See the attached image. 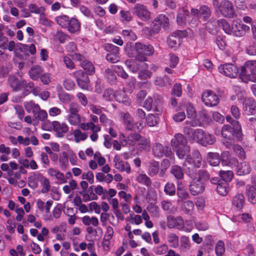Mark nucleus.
Returning <instances> with one entry per match:
<instances>
[{
  "label": "nucleus",
  "instance_id": "obj_1",
  "mask_svg": "<svg viewBox=\"0 0 256 256\" xmlns=\"http://www.w3.org/2000/svg\"><path fill=\"white\" fill-rule=\"evenodd\" d=\"M125 51L130 58L135 57L136 60L140 62L146 61V56H152L154 52L151 44L146 45L139 42H136L134 46L132 42L126 43Z\"/></svg>",
  "mask_w": 256,
  "mask_h": 256
},
{
  "label": "nucleus",
  "instance_id": "obj_2",
  "mask_svg": "<svg viewBox=\"0 0 256 256\" xmlns=\"http://www.w3.org/2000/svg\"><path fill=\"white\" fill-rule=\"evenodd\" d=\"M240 78L244 82H256V60H248L242 67Z\"/></svg>",
  "mask_w": 256,
  "mask_h": 256
},
{
  "label": "nucleus",
  "instance_id": "obj_3",
  "mask_svg": "<svg viewBox=\"0 0 256 256\" xmlns=\"http://www.w3.org/2000/svg\"><path fill=\"white\" fill-rule=\"evenodd\" d=\"M161 26L166 30L169 26L168 18L164 14H160L156 18L152 24L150 34H157L160 30Z\"/></svg>",
  "mask_w": 256,
  "mask_h": 256
},
{
  "label": "nucleus",
  "instance_id": "obj_4",
  "mask_svg": "<svg viewBox=\"0 0 256 256\" xmlns=\"http://www.w3.org/2000/svg\"><path fill=\"white\" fill-rule=\"evenodd\" d=\"M152 153L156 157L162 158L164 156L166 157H172L174 154L171 148L168 146H164L160 143H155L152 146Z\"/></svg>",
  "mask_w": 256,
  "mask_h": 256
},
{
  "label": "nucleus",
  "instance_id": "obj_5",
  "mask_svg": "<svg viewBox=\"0 0 256 256\" xmlns=\"http://www.w3.org/2000/svg\"><path fill=\"white\" fill-rule=\"evenodd\" d=\"M202 100L205 105L209 106H216L220 102L218 96L210 90H206L202 92Z\"/></svg>",
  "mask_w": 256,
  "mask_h": 256
},
{
  "label": "nucleus",
  "instance_id": "obj_6",
  "mask_svg": "<svg viewBox=\"0 0 256 256\" xmlns=\"http://www.w3.org/2000/svg\"><path fill=\"white\" fill-rule=\"evenodd\" d=\"M132 12L139 18L144 22L148 21L150 17L151 13L146 6L140 4H136L132 8Z\"/></svg>",
  "mask_w": 256,
  "mask_h": 256
},
{
  "label": "nucleus",
  "instance_id": "obj_7",
  "mask_svg": "<svg viewBox=\"0 0 256 256\" xmlns=\"http://www.w3.org/2000/svg\"><path fill=\"white\" fill-rule=\"evenodd\" d=\"M219 72L230 78H236L238 73V68L232 64H221L218 66Z\"/></svg>",
  "mask_w": 256,
  "mask_h": 256
},
{
  "label": "nucleus",
  "instance_id": "obj_8",
  "mask_svg": "<svg viewBox=\"0 0 256 256\" xmlns=\"http://www.w3.org/2000/svg\"><path fill=\"white\" fill-rule=\"evenodd\" d=\"M205 188V184L196 178L192 180L189 185V190L191 194L194 196L203 193Z\"/></svg>",
  "mask_w": 256,
  "mask_h": 256
},
{
  "label": "nucleus",
  "instance_id": "obj_9",
  "mask_svg": "<svg viewBox=\"0 0 256 256\" xmlns=\"http://www.w3.org/2000/svg\"><path fill=\"white\" fill-rule=\"evenodd\" d=\"M220 14L224 17L232 18L234 14V9L232 4L228 0H222L218 6Z\"/></svg>",
  "mask_w": 256,
  "mask_h": 256
},
{
  "label": "nucleus",
  "instance_id": "obj_10",
  "mask_svg": "<svg viewBox=\"0 0 256 256\" xmlns=\"http://www.w3.org/2000/svg\"><path fill=\"white\" fill-rule=\"evenodd\" d=\"M190 12L194 16L206 20L210 16L212 10L208 6L202 5L200 6L198 9L192 8Z\"/></svg>",
  "mask_w": 256,
  "mask_h": 256
},
{
  "label": "nucleus",
  "instance_id": "obj_11",
  "mask_svg": "<svg viewBox=\"0 0 256 256\" xmlns=\"http://www.w3.org/2000/svg\"><path fill=\"white\" fill-rule=\"evenodd\" d=\"M232 32L236 36H244L250 30V26L237 21H234L232 25Z\"/></svg>",
  "mask_w": 256,
  "mask_h": 256
},
{
  "label": "nucleus",
  "instance_id": "obj_12",
  "mask_svg": "<svg viewBox=\"0 0 256 256\" xmlns=\"http://www.w3.org/2000/svg\"><path fill=\"white\" fill-rule=\"evenodd\" d=\"M185 31L180 30L172 33L168 38V44L172 48L178 47L181 44L180 36L185 34Z\"/></svg>",
  "mask_w": 256,
  "mask_h": 256
},
{
  "label": "nucleus",
  "instance_id": "obj_13",
  "mask_svg": "<svg viewBox=\"0 0 256 256\" xmlns=\"http://www.w3.org/2000/svg\"><path fill=\"white\" fill-rule=\"evenodd\" d=\"M236 130L228 124L224 125L221 130V134L222 136L228 140H232L234 139V136L240 140L242 136V132L238 136L236 132Z\"/></svg>",
  "mask_w": 256,
  "mask_h": 256
},
{
  "label": "nucleus",
  "instance_id": "obj_14",
  "mask_svg": "<svg viewBox=\"0 0 256 256\" xmlns=\"http://www.w3.org/2000/svg\"><path fill=\"white\" fill-rule=\"evenodd\" d=\"M202 162V158L200 153L198 150L192 152V155H188L184 166H186V162L192 164L194 168H199Z\"/></svg>",
  "mask_w": 256,
  "mask_h": 256
},
{
  "label": "nucleus",
  "instance_id": "obj_15",
  "mask_svg": "<svg viewBox=\"0 0 256 256\" xmlns=\"http://www.w3.org/2000/svg\"><path fill=\"white\" fill-rule=\"evenodd\" d=\"M167 226L170 228L182 229L184 226V222L181 216L174 218L170 216L167 218Z\"/></svg>",
  "mask_w": 256,
  "mask_h": 256
},
{
  "label": "nucleus",
  "instance_id": "obj_16",
  "mask_svg": "<svg viewBox=\"0 0 256 256\" xmlns=\"http://www.w3.org/2000/svg\"><path fill=\"white\" fill-rule=\"evenodd\" d=\"M187 139L180 134H176L174 138L172 139L170 143L172 148L181 147L187 144Z\"/></svg>",
  "mask_w": 256,
  "mask_h": 256
},
{
  "label": "nucleus",
  "instance_id": "obj_17",
  "mask_svg": "<svg viewBox=\"0 0 256 256\" xmlns=\"http://www.w3.org/2000/svg\"><path fill=\"white\" fill-rule=\"evenodd\" d=\"M8 82L13 90L18 92L22 90V86L25 84V80H20L19 79L14 76H10Z\"/></svg>",
  "mask_w": 256,
  "mask_h": 256
},
{
  "label": "nucleus",
  "instance_id": "obj_18",
  "mask_svg": "<svg viewBox=\"0 0 256 256\" xmlns=\"http://www.w3.org/2000/svg\"><path fill=\"white\" fill-rule=\"evenodd\" d=\"M52 125L54 130L56 132L58 136L60 138L62 137L68 130V128L66 124H60L58 121H54Z\"/></svg>",
  "mask_w": 256,
  "mask_h": 256
},
{
  "label": "nucleus",
  "instance_id": "obj_19",
  "mask_svg": "<svg viewBox=\"0 0 256 256\" xmlns=\"http://www.w3.org/2000/svg\"><path fill=\"white\" fill-rule=\"evenodd\" d=\"M122 121L126 130H132L134 128V118L128 112L122 113Z\"/></svg>",
  "mask_w": 256,
  "mask_h": 256
},
{
  "label": "nucleus",
  "instance_id": "obj_20",
  "mask_svg": "<svg viewBox=\"0 0 256 256\" xmlns=\"http://www.w3.org/2000/svg\"><path fill=\"white\" fill-rule=\"evenodd\" d=\"M244 110L248 114H254L256 106L254 101L250 98H245L244 102Z\"/></svg>",
  "mask_w": 256,
  "mask_h": 256
},
{
  "label": "nucleus",
  "instance_id": "obj_21",
  "mask_svg": "<svg viewBox=\"0 0 256 256\" xmlns=\"http://www.w3.org/2000/svg\"><path fill=\"white\" fill-rule=\"evenodd\" d=\"M211 22H213L214 23H217L218 26L222 27L224 30L226 34H230L232 32V28H230V24L225 19H220L218 20H215L210 19V20L208 22V24H210Z\"/></svg>",
  "mask_w": 256,
  "mask_h": 256
},
{
  "label": "nucleus",
  "instance_id": "obj_22",
  "mask_svg": "<svg viewBox=\"0 0 256 256\" xmlns=\"http://www.w3.org/2000/svg\"><path fill=\"white\" fill-rule=\"evenodd\" d=\"M32 113L34 114V118L35 120L44 121L48 117V114L46 111L40 110L39 105L36 106L34 110L32 111Z\"/></svg>",
  "mask_w": 256,
  "mask_h": 256
},
{
  "label": "nucleus",
  "instance_id": "obj_23",
  "mask_svg": "<svg viewBox=\"0 0 256 256\" xmlns=\"http://www.w3.org/2000/svg\"><path fill=\"white\" fill-rule=\"evenodd\" d=\"M248 201L253 204L256 203V185L247 186L246 189Z\"/></svg>",
  "mask_w": 256,
  "mask_h": 256
},
{
  "label": "nucleus",
  "instance_id": "obj_24",
  "mask_svg": "<svg viewBox=\"0 0 256 256\" xmlns=\"http://www.w3.org/2000/svg\"><path fill=\"white\" fill-rule=\"evenodd\" d=\"M244 197L240 194H238L236 195L232 200V205L238 210H240L242 208L244 204Z\"/></svg>",
  "mask_w": 256,
  "mask_h": 256
},
{
  "label": "nucleus",
  "instance_id": "obj_25",
  "mask_svg": "<svg viewBox=\"0 0 256 256\" xmlns=\"http://www.w3.org/2000/svg\"><path fill=\"white\" fill-rule=\"evenodd\" d=\"M42 68L38 66H34L32 67L28 72L30 77L33 80H37L42 73Z\"/></svg>",
  "mask_w": 256,
  "mask_h": 256
},
{
  "label": "nucleus",
  "instance_id": "obj_26",
  "mask_svg": "<svg viewBox=\"0 0 256 256\" xmlns=\"http://www.w3.org/2000/svg\"><path fill=\"white\" fill-rule=\"evenodd\" d=\"M170 173L172 174L177 180H182L184 176L182 168L178 165H174L171 167Z\"/></svg>",
  "mask_w": 256,
  "mask_h": 256
},
{
  "label": "nucleus",
  "instance_id": "obj_27",
  "mask_svg": "<svg viewBox=\"0 0 256 256\" xmlns=\"http://www.w3.org/2000/svg\"><path fill=\"white\" fill-rule=\"evenodd\" d=\"M180 208L184 214H192L194 208V204L192 200H187L182 204Z\"/></svg>",
  "mask_w": 256,
  "mask_h": 256
},
{
  "label": "nucleus",
  "instance_id": "obj_28",
  "mask_svg": "<svg viewBox=\"0 0 256 256\" xmlns=\"http://www.w3.org/2000/svg\"><path fill=\"white\" fill-rule=\"evenodd\" d=\"M208 160L211 166H217L220 164L221 159L218 153L210 152L208 154Z\"/></svg>",
  "mask_w": 256,
  "mask_h": 256
},
{
  "label": "nucleus",
  "instance_id": "obj_29",
  "mask_svg": "<svg viewBox=\"0 0 256 256\" xmlns=\"http://www.w3.org/2000/svg\"><path fill=\"white\" fill-rule=\"evenodd\" d=\"M251 170L250 164L246 162H242L237 168V174L238 176H244L248 174Z\"/></svg>",
  "mask_w": 256,
  "mask_h": 256
},
{
  "label": "nucleus",
  "instance_id": "obj_30",
  "mask_svg": "<svg viewBox=\"0 0 256 256\" xmlns=\"http://www.w3.org/2000/svg\"><path fill=\"white\" fill-rule=\"evenodd\" d=\"M173 149L175 150L176 156L180 159H184L190 151V148L188 145Z\"/></svg>",
  "mask_w": 256,
  "mask_h": 256
},
{
  "label": "nucleus",
  "instance_id": "obj_31",
  "mask_svg": "<svg viewBox=\"0 0 256 256\" xmlns=\"http://www.w3.org/2000/svg\"><path fill=\"white\" fill-rule=\"evenodd\" d=\"M66 28L70 32H75L80 30V24L77 19L73 18L69 20Z\"/></svg>",
  "mask_w": 256,
  "mask_h": 256
},
{
  "label": "nucleus",
  "instance_id": "obj_32",
  "mask_svg": "<svg viewBox=\"0 0 256 256\" xmlns=\"http://www.w3.org/2000/svg\"><path fill=\"white\" fill-rule=\"evenodd\" d=\"M228 186L226 182H221L216 186V190L217 192L221 196H225L228 194Z\"/></svg>",
  "mask_w": 256,
  "mask_h": 256
},
{
  "label": "nucleus",
  "instance_id": "obj_33",
  "mask_svg": "<svg viewBox=\"0 0 256 256\" xmlns=\"http://www.w3.org/2000/svg\"><path fill=\"white\" fill-rule=\"evenodd\" d=\"M127 67L133 72H138L140 69V64L134 60H128L125 62Z\"/></svg>",
  "mask_w": 256,
  "mask_h": 256
},
{
  "label": "nucleus",
  "instance_id": "obj_34",
  "mask_svg": "<svg viewBox=\"0 0 256 256\" xmlns=\"http://www.w3.org/2000/svg\"><path fill=\"white\" fill-rule=\"evenodd\" d=\"M82 222L86 226L92 224L94 226H97L98 224V220L97 218L92 216L90 218L88 216H85L82 218Z\"/></svg>",
  "mask_w": 256,
  "mask_h": 256
},
{
  "label": "nucleus",
  "instance_id": "obj_35",
  "mask_svg": "<svg viewBox=\"0 0 256 256\" xmlns=\"http://www.w3.org/2000/svg\"><path fill=\"white\" fill-rule=\"evenodd\" d=\"M204 132L201 129H196L192 132V136L188 137L190 140H195L200 143Z\"/></svg>",
  "mask_w": 256,
  "mask_h": 256
},
{
  "label": "nucleus",
  "instance_id": "obj_36",
  "mask_svg": "<svg viewBox=\"0 0 256 256\" xmlns=\"http://www.w3.org/2000/svg\"><path fill=\"white\" fill-rule=\"evenodd\" d=\"M216 142V139L214 136L208 133H204V137L200 142L204 146H206L208 144H212Z\"/></svg>",
  "mask_w": 256,
  "mask_h": 256
},
{
  "label": "nucleus",
  "instance_id": "obj_37",
  "mask_svg": "<svg viewBox=\"0 0 256 256\" xmlns=\"http://www.w3.org/2000/svg\"><path fill=\"white\" fill-rule=\"evenodd\" d=\"M136 180L139 183L144 184L146 186H150L152 184V181L150 178L146 174H139L136 177Z\"/></svg>",
  "mask_w": 256,
  "mask_h": 256
},
{
  "label": "nucleus",
  "instance_id": "obj_38",
  "mask_svg": "<svg viewBox=\"0 0 256 256\" xmlns=\"http://www.w3.org/2000/svg\"><path fill=\"white\" fill-rule=\"evenodd\" d=\"M226 120L232 126V128L236 130L238 136L241 133V126L238 122L234 120L230 116H226Z\"/></svg>",
  "mask_w": 256,
  "mask_h": 256
},
{
  "label": "nucleus",
  "instance_id": "obj_39",
  "mask_svg": "<svg viewBox=\"0 0 256 256\" xmlns=\"http://www.w3.org/2000/svg\"><path fill=\"white\" fill-rule=\"evenodd\" d=\"M81 66L90 74L94 72V68L93 64L88 60H84L80 64Z\"/></svg>",
  "mask_w": 256,
  "mask_h": 256
},
{
  "label": "nucleus",
  "instance_id": "obj_40",
  "mask_svg": "<svg viewBox=\"0 0 256 256\" xmlns=\"http://www.w3.org/2000/svg\"><path fill=\"white\" fill-rule=\"evenodd\" d=\"M74 140L76 142H79L81 140H84L88 138V134L83 132L79 129H76L74 132Z\"/></svg>",
  "mask_w": 256,
  "mask_h": 256
},
{
  "label": "nucleus",
  "instance_id": "obj_41",
  "mask_svg": "<svg viewBox=\"0 0 256 256\" xmlns=\"http://www.w3.org/2000/svg\"><path fill=\"white\" fill-rule=\"evenodd\" d=\"M176 194L178 198L182 200H186L190 196L188 192L183 188V186H180V184H178Z\"/></svg>",
  "mask_w": 256,
  "mask_h": 256
},
{
  "label": "nucleus",
  "instance_id": "obj_42",
  "mask_svg": "<svg viewBox=\"0 0 256 256\" xmlns=\"http://www.w3.org/2000/svg\"><path fill=\"white\" fill-rule=\"evenodd\" d=\"M188 16V11L184 8H182V12L178 14L176 21L178 24L183 25L186 22V16Z\"/></svg>",
  "mask_w": 256,
  "mask_h": 256
},
{
  "label": "nucleus",
  "instance_id": "obj_43",
  "mask_svg": "<svg viewBox=\"0 0 256 256\" xmlns=\"http://www.w3.org/2000/svg\"><path fill=\"white\" fill-rule=\"evenodd\" d=\"M74 76L76 79V81H90L88 75L82 70H79L74 72Z\"/></svg>",
  "mask_w": 256,
  "mask_h": 256
},
{
  "label": "nucleus",
  "instance_id": "obj_44",
  "mask_svg": "<svg viewBox=\"0 0 256 256\" xmlns=\"http://www.w3.org/2000/svg\"><path fill=\"white\" fill-rule=\"evenodd\" d=\"M164 192L166 194L173 196L176 194L175 185L172 182H168L164 187Z\"/></svg>",
  "mask_w": 256,
  "mask_h": 256
},
{
  "label": "nucleus",
  "instance_id": "obj_45",
  "mask_svg": "<svg viewBox=\"0 0 256 256\" xmlns=\"http://www.w3.org/2000/svg\"><path fill=\"white\" fill-rule=\"evenodd\" d=\"M220 176L224 180L222 182H230V181L233 177L234 174L231 170H220L219 172Z\"/></svg>",
  "mask_w": 256,
  "mask_h": 256
},
{
  "label": "nucleus",
  "instance_id": "obj_46",
  "mask_svg": "<svg viewBox=\"0 0 256 256\" xmlns=\"http://www.w3.org/2000/svg\"><path fill=\"white\" fill-rule=\"evenodd\" d=\"M28 10L31 13L36 14H42L45 10V8L43 6L38 7L36 4H30L28 6Z\"/></svg>",
  "mask_w": 256,
  "mask_h": 256
},
{
  "label": "nucleus",
  "instance_id": "obj_47",
  "mask_svg": "<svg viewBox=\"0 0 256 256\" xmlns=\"http://www.w3.org/2000/svg\"><path fill=\"white\" fill-rule=\"evenodd\" d=\"M146 122L150 126H155L159 121V118L157 115L150 114L146 118Z\"/></svg>",
  "mask_w": 256,
  "mask_h": 256
},
{
  "label": "nucleus",
  "instance_id": "obj_48",
  "mask_svg": "<svg viewBox=\"0 0 256 256\" xmlns=\"http://www.w3.org/2000/svg\"><path fill=\"white\" fill-rule=\"evenodd\" d=\"M152 76V72L148 70H141L138 73V78L144 83H146L148 80Z\"/></svg>",
  "mask_w": 256,
  "mask_h": 256
},
{
  "label": "nucleus",
  "instance_id": "obj_49",
  "mask_svg": "<svg viewBox=\"0 0 256 256\" xmlns=\"http://www.w3.org/2000/svg\"><path fill=\"white\" fill-rule=\"evenodd\" d=\"M168 241L170 246L176 248L178 246V237L175 234L172 233L168 235Z\"/></svg>",
  "mask_w": 256,
  "mask_h": 256
},
{
  "label": "nucleus",
  "instance_id": "obj_50",
  "mask_svg": "<svg viewBox=\"0 0 256 256\" xmlns=\"http://www.w3.org/2000/svg\"><path fill=\"white\" fill-rule=\"evenodd\" d=\"M196 174L198 176V178H196L200 181L202 180H208L210 176L208 171L204 169L198 170Z\"/></svg>",
  "mask_w": 256,
  "mask_h": 256
},
{
  "label": "nucleus",
  "instance_id": "obj_51",
  "mask_svg": "<svg viewBox=\"0 0 256 256\" xmlns=\"http://www.w3.org/2000/svg\"><path fill=\"white\" fill-rule=\"evenodd\" d=\"M57 23L62 28H66L68 26L69 18L66 16H61L56 17Z\"/></svg>",
  "mask_w": 256,
  "mask_h": 256
},
{
  "label": "nucleus",
  "instance_id": "obj_52",
  "mask_svg": "<svg viewBox=\"0 0 256 256\" xmlns=\"http://www.w3.org/2000/svg\"><path fill=\"white\" fill-rule=\"evenodd\" d=\"M114 167L120 171H124V162L120 160L118 156H115L114 160Z\"/></svg>",
  "mask_w": 256,
  "mask_h": 256
},
{
  "label": "nucleus",
  "instance_id": "obj_53",
  "mask_svg": "<svg viewBox=\"0 0 256 256\" xmlns=\"http://www.w3.org/2000/svg\"><path fill=\"white\" fill-rule=\"evenodd\" d=\"M40 178L41 180L42 181V184L43 186L42 188V193H47L49 192L50 188V180L48 178H46L42 175H40Z\"/></svg>",
  "mask_w": 256,
  "mask_h": 256
},
{
  "label": "nucleus",
  "instance_id": "obj_54",
  "mask_svg": "<svg viewBox=\"0 0 256 256\" xmlns=\"http://www.w3.org/2000/svg\"><path fill=\"white\" fill-rule=\"evenodd\" d=\"M159 170V164L158 162L153 161L150 163L149 174L150 176L156 175Z\"/></svg>",
  "mask_w": 256,
  "mask_h": 256
},
{
  "label": "nucleus",
  "instance_id": "obj_55",
  "mask_svg": "<svg viewBox=\"0 0 256 256\" xmlns=\"http://www.w3.org/2000/svg\"><path fill=\"white\" fill-rule=\"evenodd\" d=\"M80 109V106L76 103L72 102L69 105L68 115L79 114L78 112Z\"/></svg>",
  "mask_w": 256,
  "mask_h": 256
},
{
  "label": "nucleus",
  "instance_id": "obj_56",
  "mask_svg": "<svg viewBox=\"0 0 256 256\" xmlns=\"http://www.w3.org/2000/svg\"><path fill=\"white\" fill-rule=\"evenodd\" d=\"M140 138V135L136 133L130 134L127 137V140L130 145L134 146L138 142Z\"/></svg>",
  "mask_w": 256,
  "mask_h": 256
},
{
  "label": "nucleus",
  "instance_id": "obj_57",
  "mask_svg": "<svg viewBox=\"0 0 256 256\" xmlns=\"http://www.w3.org/2000/svg\"><path fill=\"white\" fill-rule=\"evenodd\" d=\"M217 256H222L225 251L224 243L222 241H218L216 244L215 248Z\"/></svg>",
  "mask_w": 256,
  "mask_h": 256
},
{
  "label": "nucleus",
  "instance_id": "obj_58",
  "mask_svg": "<svg viewBox=\"0 0 256 256\" xmlns=\"http://www.w3.org/2000/svg\"><path fill=\"white\" fill-rule=\"evenodd\" d=\"M182 93V86L180 84H175L172 90L171 94L180 97Z\"/></svg>",
  "mask_w": 256,
  "mask_h": 256
},
{
  "label": "nucleus",
  "instance_id": "obj_59",
  "mask_svg": "<svg viewBox=\"0 0 256 256\" xmlns=\"http://www.w3.org/2000/svg\"><path fill=\"white\" fill-rule=\"evenodd\" d=\"M68 122L74 126L80 124L81 121L80 114L68 115Z\"/></svg>",
  "mask_w": 256,
  "mask_h": 256
},
{
  "label": "nucleus",
  "instance_id": "obj_60",
  "mask_svg": "<svg viewBox=\"0 0 256 256\" xmlns=\"http://www.w3.org/2000/svg\"><path fill=\"white\" fill-rule=\"evenodd\" d=\"M233 150L236 154L240 158L244 159L245 158V152L243 148L240 145H234L233 146Z\"/></svg>",
  "mask_w": 256,
  "mask_h": 256
},
{
  "label": "nucleus",
  "instance_id": "obj_61",
  "mask_svg": "<svg viewBox=\"0 0 256 256\" xmlns=\"http://www.w3.org/2000/svg\"><path fill=\"white\" fill-rule=\"evenodd\" d=\"M119 52H110L106 55V60L112 62L116 63L120 60Z\"/></svg>",
  "mask_w": 256,
  "mask_h": 256
},
{
  "label": "nucleus",
  "instance_id": "obj_62",
  "mask_svg": "<svg viewBox=\"0 0 256 256\" xmlns=\"http://www.w3.org/2000/svg\"><path fill=\"white\" fill-rule=\"evenodd\" d=\"M62 156L59 158L60 166L61 168H66L68 165V155L66 152H62Z\"/></svg>",
  "mask_w": 256,
  "mask_h": 256
},
{
  "label": "nucleus",
  "instance_id": "obj_63",
  "mask_svg": "<svg viewBox=\"0 0 256 256\" xmlns=\"http://www.w3.org/2000/svg\"><path fill=\"white\" fill-rule=\"evenodd\" d=\"M100 122L101 123L104 124L105 126L108 125L110 126H113L114 125V122L108 119L105 114H101L100 117Z\"/></svg>",
  "mask_w": 256,
  "mask_h": 256
},
{
  "label": "nucleus",
  "instance_id": "obj_64",
  "mask_svg": "<svg viewBox=\"0 0 256 256\" xmlns=\"http://www.w3.org/2000/svg\"><path fill=\"white\" fill-rule=\"evenodd\" d=\"M105 77L110 82H114L116 79V76L112 70L110 68L105 70Z\"/></svg>",
  "mask_w": 256,
  "mask_h": 256
}]
</instances>
